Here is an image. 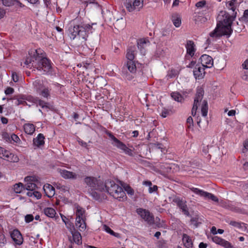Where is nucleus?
<instances>
[{
    "mask_svg": "<svg viewBox=\"0 0 248 248\" xmlns=\"http://www.w3.org/2000/svg\"><path fill=\"white\" fill-rule=\"evenodd\" d=\"M136 53L137 48L135 46L128 47L126 54L127 61L123 66L122 70L123 76L128 80H131L134 78L137 71L136 62L134 61Z\"/></svg>",
    "mask_w": 248,
    "mask_h": 248,
    "instance_id": "nucleus-1",
    "label": "nucleus"
},
{
    "mask_svg": "<svg viewBox=\"0 0 248 248\" xmlns=\"http://www.w3.org/2000/svg\"><path fill=\"white\" fill-rule=\"evenodd\" d=\"M96 25V23H93L92 25L88 24H81L80 25H74L73 28L69 29V34L71 39H75L78 38L81 40V45L83 46L86 45L85 41L88 37L90 33L93 32V30H94L93 26Z\"/></svg>",
    "mask_w": 248,
    "mask_h": 248,
    "instance_id": "nucleus-2",
    "label": "nucleus"
},
{
    "mask_svg": "<svg viewBox=\"0 0 248 248\" xmlns=\"http://www.w3.org/2000/svg\"><path fill=\"white\" fill-rule=\"evenodd\" d=\"M237 12L232 14V16H230L226 11H221L219 14L217 18L218 23L220 24L221 30L224 31V34L229 37L232 32V21L234 20L236 16Z\"/></svg>",
    "mask_w": 248,
    "mask_h": 248,
    "instance_id": "nucleus-3",
    "label": "nucleus"
},
{
    "mask_svg": "<svg viewBox=\"0 0 248 248\" xmlns=\"http://www.w3.org/2000/svg\"><path fill=\"white\" fill-rule=\"evenodd\" d=\"M104 188L103 191L107 192L114 198L121 200H124L125 197V193L123 188L115 182L109 179L106 181L104 184Z\"/></svg>",
    "mask_w": 248,
    "mask_h": 248,
    "instance_id": "nucleus-4",
    "label": "nucleus"
},
{
    "mask_svg": "<svg viewBox=\"0 0 248 248\" xmlns=\"http://www.w3.org/2000/svg\"><path fill=\"white\" fill-rule=\"evenodd\" d=\"M84 182L92 189L103 191L104 183L99 179L92 176H87L84 178Z\"/></svg>",
    "mask_w": 248,
    "mask_h": 248,
    "instance_id": "nucleus-5",
    "label": "nucleus"
},
{
    "mask_svg": "<svg viewBox=\"0 0 248 248\" xmlns=\"http://www.w3.org/2000/svg\"><path fill=\"white\" fill-rule=\"evenodd\" d=\"M35 60L37 61V64L35 63V68L38 70H44L48 72L51 68L50 61L46 58H43L39 55L34 56Z\"/></svg>",
    "mask_w": 248,
    "mask_h": 248,
    "instance_id": "nucleus-6",
    "label": "nucleus"
},
{
    "mask_svg": "<svg viewBox=\"0 0 248 248\" xmlns=\"http://www.w3.org/2000/svg\"><path fill=\"white\" fill-rule=\"evenodd\" d=\"M105 133L113 141L112 144L114 146L123 150L126 154L133 156V151L131 149L128 148L124 143L115 137L110 131L106 130Z\"/></svg>",
    "mask_w": 248,
    "mask_h": 248,
    "instance_id": "nucleus-7",
    "label": "nucleus"
},
{
    "mask_svg": "<svg viewBox=\"0 0 248 248\" xmlns=\"http://www.w3.org/2000/svg\"><path fill=\"white\" fill-rule=\"evenodd\" d=\"M136 212L149 225H152L155 223L154 216L148 210L140 208L137 209Z\"/></svg>",
    "mask_w": 248,
    "mask_h": 248,
    "instance_id": "nucleus-8",
    "label": "nucleus"
},
{
    "mask_svg": "<svg viewBox=\"0 0 248 248\" xmlns=\"http://www.w3.org/2000/svg\"><path fill=\"white\" fill-rule=\"evenodd\" d=\"M85 211L82 208H78L76 212V226L80 231H83L86 229L85 220L83 216Z\"/></svg>",
    "mask_w": 248,
    "mask_h": 248,
    "instance_id": "nucleus-9",
    "label": "nucleus"
},
{
    "mask_svg": "<svg viewBox=\"0 0 248 248\" xmlns=\"http://www.w3.org/2000/svg\"><path fill=\"white\" fill-rule=\"evenodd\" d=\"M190 189L196 194L203 198L205 200L211 199L214 202H218V198L212 193L194 187H190Z\"/></svg>",
    "mask_w": 248,
    "mask_h": 248,
    "instance_id": "nucleus-10",
    "label": "nucleus"
},
{
    "mask_svg": "<svg viewBox=\"0 0 248 248\" xmlns=\"http://www.w3.org/2000/svg\"><path fill=\"white\" fill-rule=\"evenodd\" d=\"M124 5L129 12L139 11L143 6V0L141 2L140 0H125Z\"/></svg>",
    "mask_w": 248,
    "mask_h": 248,
    "instance_id": "nucleus-11",
    "label": "nucleus"
},
{
    "mask_svg": "<svg viewBox=\"0 0 248 248\" xmlns=\"http://www.w3.org/2000/svg\"><path fill=\"white\" fill-rule=\"evenodd\" d=\"M173 202L176 203L177 206L181 210L184 215L188 217L190 216L187 205L186 204V201L181 200L179 198L177 197L173 200Z\"/></svg>",
    "mask_w": 248,
    "mask_h": 248,
    "instance_id": "nucleus-12",
    "label": "nucleus"
},
{
    "mask_svg": "<svg viewBox=\"0 0 248 248\" xmlns=\"http://www.w3.org/2000/svg\"><path fill=\"white\" fill-rule=\"evenodd\" d=\"M29 56L27 57L24 63L27 65L28 67H30L31 65V66L35 68V63L37 64V61L35 60L34 57L39 54L38 53L36 50L34 51H32L31 52H29Z\"/></svg>",
    "mask_w": 248,
    "mask_h": 248,
    "instance_id": "nucleus-13",
    "label": "nucleus"
},
{
    "mask_svg": "<svg viewBox=\"0 0 248 248\" xmlns=\"http://www.w3.org/2000/svg\"><path fill=\"white\" fill-rule=\"evenodd\" d=\"M200 61L202 66L205 68H210L213 65V60L211 56L208 55H202L201 57Z\"/></svg>",
    "mask_w": 248,
    "mask_h": 248,
    "instance_id": "nucleus-14",
    "label": "nucleus"
},
{
    "mask_svg": "<svg viewBox=\"0 0 248 248\" xmlns=\"http://www.w3.org/2000/svg\"><path fill=\"white\" fill-rule=\"evenodd\" d=\"M205 67L202 66L200 64L196 65L193 71V74L195 78L197 79H202L203 78L205 75Z\"/></svg>",
    "mask_w": 248,
    "mask_h": 248,
    "instance_id": "nucleus-15",
    "label": "nucleus"
},
{
    "mask_svg": "<svg viewBox=\"0 0 248 248\" xmlns=\"http://www.w3.org/2000/svg\"><path fill=\"white\" fill-rule=\"evenodd\" d=\"M11 237L15 243L18 245H20L23 242V238L20 232L16 229L11 232Z\"/></svg>",
    "mask_w": 248,
    "mask_h": 248,
    "instance_id": "nucleus-16",
    "label": "nucleus"
},
{
    "mask_svg": "<svg viewBox=\"0 0 248 248\" xmlns=\"http://www.w3.org/2000/svg\"><path fill=\"white\" fill-rule=\"evenodd\" d=\"M212 241L217 244H219L225 248H232V244L227 241H226L217 236H214L212 237Z\"/></svg>",
    "mask_w": 248,
    "mask_h": 248,
    "instance_id": "nucleus-17",
    "label": "nucleus"
},
{
    "mask_svg": "<svg viewBox=\"0 0 248 248\" xmlns=\"http://www.w3.org/2000/svg\"><path fill=\"white\" fill-rule=\"evenodd\" d=\"M33 178L31 176H27L25 178L27 184L24 185L25 190L33 191L37 187L36 185L33 182Z\"/></svg>",
    "mask_w": 248,
    "mask_h": 248,
    "instance_id": "nucleus-18",
    "label": "nucleus"
},
{
    "mask_svg": "<svg viewBox=\"0 0 248 248\" xmlns=\"http://www.w3.org/2000/svg\"><path fill=\"white\" fill-rule=\"evenodd\" d=\"M72 235V238L71 236L69 237V240L71 243H75L78 245L82 244L81 235L80 233L75 230L71 232Z\"/></svg>",
    "mask_w": 248,
    "mask_h": 248,
    "instance_id": "nucleus-19",
    "label": "nucleus"
},
{
    "mask_svg": "<svg viewBox=\"0 0 248 248\" xmlns=\"http://www.w3.org/2000/svg\"><path fill=\"white\" fill-rule=\"evenodd\" d=\"M60 173L62 177L64 179H76L78 178V175L76 173L65 170H60Z\"/></svg>",
    "mask_w": 248,
    "mask_h": 248,
    "instance_id": "nucleus-20",
    "label": "nucleus"
},
{
    "mask_svg": "<svg viewBox=\"0 0 248 248\" xmlns=\"http://www.w3.org/2000/svg\"><path fill=\"white\" fill-rule=\"evenodd\" d=\"M43 189L46 196L52 197L55 194V188L50 184H46L44 186Z\"/></svg>",
    "mask_w": 248,
    "mask_h": 248,
    "instance_id": "nucleus-21",
    "label": "nucleus"
},
{
    "mask_svg": "<svg viewBox=\"0 0 248 248\" xmlns=\"http://www.w3.org/2000/svg\"><path fill=\"white\" fill-rule=\"evenodd\" d=\"M224 31L221 30L220 24L217 25L216 29L210 33V36L211 37L218 38L222 35H225Z\"/></svg>",
    "mask_w": 248,
    "mask_h": 248,
    "instance_id": "nucleus-22",
    "label": "nucleus"
},
{
    "mask_svg": "<svg viewBox=\"0 0 248 248\" xmlns=\"http://www.w3.org/2000/svg\"><path fill=\"white\" fill-rule=\"evenodd\" d=\"M44 139L45 137L43 134H39L37 137L33 139V144L38 147H39L43 145L45 143Z\"/></svg>",
    "mask_w": 248,
    "mask_h": 248,
    "instance_id": "nucleus-23",
    "label": "nucleus"
},
{
    "mask_svg": "<svg viewBox=\"0 0 248 248\" xmlns=\"http://www.w3.org/2000/svg\"><path fill=\"white\" fill-rule=\"evenodd\" d=\"M204 90L203 88L202 87H198L197 89V92L194 101V103H196V104L199 105V103L202 100Z\"/></svg>",
    "mask_w": 248,
    "mask_h": 248,
    "instance_id": "nucleus-24",
    "label": "nucleus"
},
{
    "mask_svg": "<svg viewBox=\"0 0 248 248\" xmlns=\"http://www.w3.org/2000/svg\"><path fill=\"white\" fill-rule=\"evenodd\" d=\"M194 46V43L192 41L189 40L187 42L186 45L187 53L191 57L194 55L195 51Z\"/></svg>",
    "mask_w": 248,
    "mask_h": 248,
    "instance_id": "nucleus-25",
    "label": "nucleus"
},
{
    "mask_svg": "<svg viewBox=\"0 0 248 248\" xmlns=\"http://www.w3.org/2000/svg\"><path fill=\"white\" fill-rule=\"evenodd\" d=\"M202 219L200 218L199 215L195 214L191 217L190 222L195 228H198L202 223Z\"/></svg>",
    "mask_w": 248,
    "mask_h": 248,
    "instance_id": "nucleus-26",
    "label": "nucleus"
},
{
    "mask_svg": "<svg viewBox=\"0 0 248 248\" xmlns=\"http://www.w3.org/2000/svg\"><path fill=\"white\" fill-rule=\"evenodd\" d=\"M27 100L32 101L33 103H37L38 105L41 106L42 108H48L47 106L46 105V103L44 101L38 99L37 98H33L31 96H29L27 98Z\"/></svg>",
    "mask_w": 248,
    "mask_h": 248,
    "instance_id": "nucleus-27",
    "label": "nucleus"
},
{
    "mask_svg": "<svg viewBox=\"0 0 248 248\" xmlns=\"http://www.w3.org/2000/svg\"><path fill=\"white\" fill-rule=\"evenodd\" d=\"M24 129L26 133L31 135L35 131V126L32 124H25L24 125Z\"/></svg>",
    "mask_w": 248,
    "mask_h": 248,
    "instance_id": "nucleus-28",
    "label": "nucleus"
},
{
    "mask_svg": "<svg viewBox=\"0 0 248 248\" xmlns=\"http://www.w3.org/2000/svg\"><path fill=\"white\" fill-rule=\"evenodd\" d=\"M183 242L185 246L187 248H192L193 243L191 239L186 234H184Z\"/></svg>",
    "mask_w": 248,
    "mask_h": 248,
    "instance_id": "nucleus-29",
    "label": "nucleus"
},
{
    "mask_svg": "<svg viewBox=\"0 0 248 248\" xmlns=\"http://www.w3.org/2000/svg\"><path fill=\"white\" fill-rule=\"evenodd\" d=\"M146 43V40L143 39H140L137 42L138 47L140 49V53L142 55H145V54L146 51L144 48V46Z\"/></svg>",
    "mask_w": 248,
    "mask_h": 248,
    "instance_id": "nucleus-30",
    "label": "nucleus"
},
{
    "mask_svg": "<svg viewBox=\"0 0 248 248\" xmlns=\"http://www.w3.org/2000/svg\"><path fill=\"white\" fill-rule=\"evenodd\" d=\"M237 5L236 0H232L226 3V7L229 10H232L233 12V13H234L235 12H236L235 10Z\"/></svg>",
    "mask_w": 248,
    "mask_h": 248,
    "instance_id": "nucleus-31",
    "label": "nucleus"
},
{
    "mask_svg": "<svg viewBox=\"0 0 248 248\" xmlns=\"http://www.w3.org/2000/svg\"><path fill=\"white\" fill-rule=\"evenodd\" d=\"M2 4L6 6H11L17 3L20 7H22L23 4L17 0H1Z\"/></svg>",
    "mask_w": 248,
    "mask_h": 248,
    "instance_id": "nucleus-32",
    "label": "nucleus"
},
{
    "mask_svg": "<svg viewBox=\"0 0 248 248\" xmlns=\"http://www.w3.org/2000/svg\"><path fill=\"white\" fill-rule=\"evenodd\" d=\"M34 88L37 92H39L44 87L43 81L40 79H36L33 82Z\"/></svg>",
    "mask_w": 248,
    "mask_h": 248,
    "instance_id": "nucleus-33",
    "label": "nucleus"
},
{
    "mask_svg": "<svg viewBox=\"0 0 248 248\" xmlns=\"http://www.w3.org/2000/svg\"><path fill=\"white\" fill-rule=\"evenodd\" d=\"M44 214L48 217H53L56 215L55 210L51 207L46 208L44 210Z\"/></svg>",
    "mask_w": 248,
    "mask_h": 248,
    "instance_id": "nucleus-34",
    "label": "nucleus"
},
{
    "mask_svg": "<svg viewBox=\"0 0 248 248\" xmlns=\"http://www.w3.org/2000/svg\"><path fill=\"white\" fill-rule=\"evenodd\" d=\"M13 190L16 193H20L25 190L24 186L21 183L16 184L13 186Z\"/></svg>",
    "mask_w": 248,
    "mask_h": 248,
    "instance_id": "nucleus-35",
    "label": "nucleus"
},
{
    "mask_svg": "<svg viewBox=\"0 0 248 248\" xmlns=\"http://www.w3.org/2000/svg\"><path fill=\"white\" fill-rule=\"evenodd\" d=\"M114 26L117 30L123 29L125 26L124 21L123 18L118 19L114 23Z\"/></svg>",
    "mask_w": 248,
    "mask_h": 248,
    "instance_id": "nucleus-36",
    "label": "nucleus"
},
{
    "mask_svg": "<svg viewBox=\"0 0 248 248\" xmlns=\"http://www.w3.org/2000/svg\"><path fill=\"white\" fill-rule=\"evenodd\" d=\"M208 108L207 101L205 100H204L202 103V109H201V111H202V116L206 117L207 116V112H208Z\"/></svg>",
    "mask_w": 248,
    "mask_h": 248,
    "instance_id": "nucleus-37",
    "label": "nucleus"
},
{
    "mask_svg": "<svg viewBox=\"0 0 248 248\" xmlns=\"http://www.w3.org/2000/svg\"><path fill=\"white\" fill-rule=\"evenodd\" d=\"M171 97L175 100L179 102H182L184 100V97L182 95L177 92H173L171 93Z\"/></svg>",
    "mask_w": 248,
    "mask_h": 248,
    "instance_id": "nucleus-38",
    "label": "nucleus"
},
{
    "mask_svg": "<svg viewBox=\"0 0 248 248\" xmlns=\"http://www.w3.org/2000/svg\"><path fill=\"white\" fill-rule=\"evenodd\" d=\"M103 229L105 231H106L107 232L109 233L111 235L114 236L115 237L117 238L120 237V234L118 233L115 232L108 226L104 225L103 226Z\"/></svg>",
    "mask_w": 248,
    "mask_h": 248,
    "instance_id": "nucleus-39",
    "label": "nucleus"
},
{
    "mask_svg": "<svg viewBox=\"0 0 248 248\" xmlns=\"http://www.w3.org/2000/svg\"><path fill=\"white\" fill-rule=\"evenodd\" d=\"M40 94L44 97L47 98L49 96V91L47 88L44 87L43 89L39 92Z\"/></svg>",
    "mask_w": 248,
    "mask_h": 248,
    "instance_id": "nucleus-40",
    "label": "nucleus"
},
{
    "mask_svg": "<svg viewBox=\"0 0 248 248\" xmlns=\"http://www.w3.org/2000/svg\"><path fill=\"white\" fill-rule=\"evenodd\" d=\"M172 21L174 25L176 27H179L181 24V21L180 17H175L173 16H172Z\"/></svg>",
    "mask_w": 248,
    "mask_h": 248,
    "instance_id": "nucleus-41",
    "label": "nucleus"
},
{
    "mask_svg": "<svg viewBox=\"0 0 248 248\" xmlns=\"http://www.w3.org/2000/svg\"><path fill=\"white\" fill-rule=\"evenodd\" d=\"M89 194L95 200H99L100 199V195L93 189L89 191Z\"/></svg>",
    "mask_w": 248,
    "mask_h": 248,
    "instance_id": "nucleus-42",
    "label": "nucleus"
},
{
    "mask_svg": "<svg viewBox=\"0 0 248 248\" xmlns=\"http://www.w3.org/2000/svg\"><path fill=\"white\" fill-rule=\"evenodd\" d=\"M13 156V154L10 153L8 151L3 149V151L1 153L0 158L5 157L6 158H9L11 156Z\"/></svg>",
    "mask_w": 248,
    "mask_h": 248,
    "instance_id": "nucleus-43",
    "label": "nucleus"
},
{
    "mask_svg": "<svg viewBox=\"0 0 248 248\" xmlns=\"http://www.w3.org/2000/svg\"><path fill=\"white\" fill-rule=\"evenodd\" d=\"M230 224L233 226H234V227H237L239 228L243 227L242 225H243L246 228V226H247L246 224H245L244 223H241L236 222V221H231Z\"/></svg>",
    "mask_w": 248,
    "mask_h": 248,
    "instance_id": "nucleus-44",
    "label": "nucleus"
},
{
    "mask_svg": "<svg viewBox=\"0 0 248 248\" xmlns=\"http://www.w3.org/2000/svg\"><path fill=\"white\" fill-rule=\"evenodd\" d=\"M164 54H165L164 50L160 47H158L157 49V50L155 52V55L157 57H160L163 56L164 55Z\"/></svg>",
    "mask_w": 248,
    "mask_h": 248,
    "instance_id": "nucleus-45",
    "label": "nucleus"
},
{
    "mask_svg": "<svg viewBox=\"0 0 248 248\" xmlns=\"http://www.w3.org/2000/svg\"><path fill=\"white\" fill-rule=\"evenodd\" d=\"M240 20H242L245 22L248 21V10H246L244 11L243 16L241 17Z\"/></svg>",
    "mask_w": 248,
    "mask_h": 248,
    "instance_id": "nucleus-46",
    "label": "nucleus"
},
{
    "mask_svg": "<svg viewBox=\"0 0 248 248\" xmlns=\"http://www.w3.org/2000/svg\"><path fill=\"white\" fill-rule=\"evenodd\" d=\"M206 0H203L197 2L196 4V6L198 8H202L203 7L206 5Z\"/></svg>",
    "mask_w": 248,
    "mask_h": 248,
    "instance_id": "nucleus-47",
    "label": "nucleus"
},
{
    "mask_svg": "<svg viewBox=\"0 0 248 248\" xmlns=\"http://www.w3.org/2000/svg\"><path fill=\"white\" fill-rule=\"evenodd\" d=\"M33 216L31 214L27 215L25 217V221L27 223H29L32 221L33 220Z\"/></svg>",
    "mask_w": 248,
    "mask_h": 248,
    "instance_id": "nucleus-48",
    "label": "nucleus"
},
{
    "mask_svg": "<svg viewBox=\"0 0 248 248\" xmlns=\"http://www.w3.org/2000/svg\"><path fill=\"white\" fill-rule=\"evenodd\" d=\"M10 138H11V141L13 140L14 142H16V143L18 141V140H19V138H18V137L15 134H12L10 136Z\"/></svg>",
    "mask_w": 248,
    "mask_h": 248,
    "instance_id": "nucleus-49",
    "label": "nucleus"
},
{
    "mask_svg": "<svg viewBox=\"0 0 248 248\" xmlns=\"http://www.w3.org/2000/svg\"><path fill=\"white\" fill-rule=\"evenodd\" d=\"M125 190L128 194L133 195L134 194V190L129 186H127L125 188Z\"/></svg>",
    "mask_w": 248,
    "mask_h": 248,
    "instance_id": "nucleus-50",
    "label": "nucleus"
},
{
    "mask_svg": "<svg viewBox=\"0 0 248 248\" xmlns=\"http://www.w3.org/2000/svg\"><path fill=\"white\" fill-rule=\"evenodd\" d=\"M14 92V89L10 87H7L5 90V93L7 95L12 94Z\"/></svg>",
    "mask_w": 248,
    "mask_h": 248,
    "instance_id": "nucleus-51",
    "label": "nucleus"
},
{
    "mask_svg": "<svg viewBox=\"0 0 248 248\" xmlns=\"http://www.w3.org/2000/svg\"><path fill=\"white\" fill-rule=\"evenodd\" d=\"M2 137L7 141L11 142V138H10V136L9 135V134L8 133H4L2 134Z\"/></svg>",
    "mask_w": 248,
    "mask_h": 248,
    "instance_id": "nucleus-52",
    "label": "nucleus"
},
{
    "mask_svg": "<svg viewBox=\"0 0 248 248\" xmlns=\"http://www.w3.org/2000/svg\"><path fill=\"white\" fill-rule=\"evenodd\" d=\"M157 186L156 185L152 186L149 188V192L152 193L157 190Z\"/></svg>",
    "mask_w": 248,
    "mask_h": 248,
    "instance_id": "nucleus-53",
    "label": "nucleus"
},
{
    "mask_svg": "<svg viewBox=\"0 0 248 248\" xmlns=\"http://www.w3.org/2000/svg\"><path fill=\"white\" fill-rule=\"evenodd\" d=\"M186 123L187 124H189L187 126L188 128H189L191 127V125H193V119L191 116H189V117H188V118L186 120Z\"/></svg>",
    "mask_w": 248,
    "mask_h": 248,
    "instance_id": "nucleus-54",
    "label": "nucleus"
},
{
    "mask_svg": "<svg viewBox=\"0 0 248 248\" xmlns=\"http://www.w3.org/2000/svg\"><path fill=\"white\" fill-rule=\"evenodd\" d=\"M199 105L196 104V103L193 104V106L191 110L192 115L194 116L196 114V110L198 108Z\"/></svg>",
    "mask_w": 248,
    "mask_h": 248,
    "instance_id": "nucleus-55",
    "label": "nucleus"
},
{
    "mask_svg": "<svg viewBox=\"0 0 248 248\" xmlns=\"http://www.w3.org/2000/svg\"><path fill=\"white\" fill-rule=\"evenodd\" d=\"M15 104L17 106H19L20 105H27V103L25 101L22 100H20L19 99L16 100Z\"/></svg>",
    "mask_w": 248,
    "mask_h": 248,
    "instance_id": "nucleus-56",
    "label": "nucleus"
},
{
    "mask_svg": "<svg viewBox=\"0 0 248 248\" xmlns=\"http://www.w3.org/2000/svg\"><path fill=\"white\" fill-rule=\"evenodd\" d=\"M176 75V71L174 70H171L168 74V76L169 78H173Z\"/></svg>",
    "mask_w": 248,
    "mask_h": 248,
    "instance_id": "nucleus-57",
    "label": "nucleus"
},
{
    "mask_svg": "<svg viewBox=\"0 0 248 248\" xmlns=\"http://www.w3.org/2000/svg\"><path fill=\"white\" fill-rule=\"evenodd\" d=\"M32 194L33 196L36 197L37 199H40L41 198L42 195L39 192L34 191Z\"/></svg>",
    "mask_w": 248,
    "mask_h": 248,
    "instance_id": "nucleus-58",
    "label": "nucleus"
},
{
    "mask_svg": "<svg viewBox=\"0 0 248 248\" xmlns=\"http://www.w3.org/2000/svg\"><path fill=\"white\" fill-rule=\"evenodd\" d=\"M12 78L14 82H17L18 80V77L17 74L16 72H14L12 74Z\"/></svg>",
    "mask_w": 248,
    "mask_h": 248,
    "instance_id": "nucleus-59",
    "label": "nucleus"
},
{
    "mask_svg": "<svg viewBox=\"0 0 248 248\" xmlns=\"http://www.w3.org/2000/svg\"><path fill=\"white\" fill-rule=\"evenodd\" d=\"M61 216L62 221L65 223L66 226H67V224H69L70 225V222L66 221V220L67 219V218H66V217H65L64 215H63L62 214H61Z\"/></svg>",
    "mask_w": 248,
    "mask_h": 248,
    "instance_id": "nucleus-60",
    "label": "nucleus"
},
{
    "mask_svg": "<svg viewBox=\"0 0 248 248\" xmlns=\"http://www.w3.org/2000/svg\"><path fill=\"white\" fill-rule=\"evenodd\" d=\"M66 227L70 230V232H73L74 230H75L74 227L73 225L70 222V225L67 224V226H66Z\"/></svg>",
    "mask_w": 248,
    "mask_h": 248,
    "instance_id": "nucleus-61",
    "label": "nucleus"
},
{
    "mask_svg": "<svg viewBox=\"0 0 248 248\" xmlns=\"http://www.w3.org/2000/svg\"><path fill=\"white\" fill-rule=\"evenodd\" d=\"M169 114V111L168 110H163L161 112V116L165 118Z\"/></svg>",
    "mask_w": 248,
    "mask_h": 248,
    "instance_id": "nucleus-62",
    "label": "nucleus"
},
{
    "mask_svg": "<svg viewBox=\"0 0 248 248\" xmlns=\"http://www.w3.org/2000/svg\"><path fill=\"white\" fill-rule=\"evenodd\" d=\"M143 184L144 185H145L146 186H149V187H150L151 186H152V183L151 181H144L143 182Z\"/></svg>",
    "mask_w": 248,
    "mask_h": 248,
    "instance_id": "nucleus-63",
    "label": "nucleus"
},
{
    "mask_svg": "<svg viewBox=\"0 0 248 248\" xmlns=\"http://www.w3.org/2000/svg\"><path fill=\"white\" fill-rule=\"evenodd\" d=\"M242 65L244 68L248 69V60H247Z\"/></svg>",
    "mask_w": 248,
    "mask_h": 248,
    "instance_id": "nucleus-64",
    "label": "nucleus"
}]
</instances>
